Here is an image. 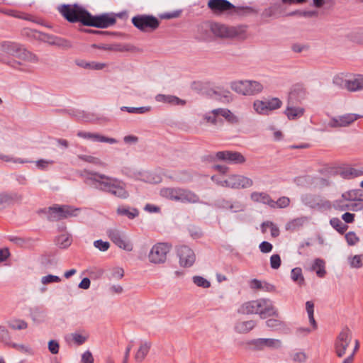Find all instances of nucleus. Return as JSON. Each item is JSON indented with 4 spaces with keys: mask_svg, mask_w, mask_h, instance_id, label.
<instances>
[{
    "mask_svg": "<svg viewBox=\"0 0 363 363\" xmlns=\"http://www.w3.org/2000/svg\"><path fill=\"white\" fill-rule=\"evenodd\" d=\"M21 199L22 196L16 192L1 193L0 194V208L19 201Z\"/></svg>",
    "mask_w": 363,
    "mask_h": 363,
    "instance_id": "a878e982",
    "label": "nucleus"
},
{
    "mask_svg": "<svg viewBox=\"0 0 363 363\" xmlns=\"http://www.w3.org/2000/svg\"><path fill=\"white\" fill-rule=\"evenodd\" d=\"M62 15L70 22H82L84 25L105 28L113 25L114 17L108 14L92 16L82 7L77 5H64L60 8Z\"/></svg>",
    "mask_w": 363,
    "mask_h": 363,
    "instance_id": "f257e3e1",
    "label": "nucleus"
},
{
    "mask_svg": "<svg viewBox=\"0 0 363 363\" xmlns=\"http://www.w3.org/2000/svg\"><path fill=\"white\" fill-rule=\"evenodd\" d=\"M179 187H164L160 191V195L168 200L177 201Z\"/></svg>",
    "mask_w": 363,
    "mask_h": 363,
    "instance_id": "473e14b6",
    "label": "nucleus"
},
{
    "mask_svg": "<svg viewBox=\"0 0 363 363\" xmlns=\"http://www.w3.org/2000/svg\"><path fill=\"white\" fill-rule=\"evenodd\" d=\"M208 5L214 11H228L233 7L227 0H209Z\"/></svg>",
    "mask_w": 363,
    "mask_h": 363,
    "instance_id": "bb28decb",
    "label": "nucleus"
},
{
    "mask_svg": "<svg viewBox=\"0 0 363 363\" xmlns=\"http://www.w3.org/2000/svg\"><path fill=\"white\" fill-rule=\"evenodd\" d=\"M81 363H94V357L89 350L85 351L82 354Z\"/></svg>",
    "mask_w": 363,
    "mask_h": 363,
    "instance_id": "774afa93",
    "label": "nucleus"
},
{
    "mask_svg": "<svg viewBox=\"0 0 363 363\" xmlns=\"http://www.w3.org/2000/svg\"><path fill=\"white\" fill-rule=\"evenodd\" d=\"M7 324L12 330H25L28 328V323L21 319H11L7 322Z\"/></svg>",
    "mask_w": 363,
    "mask_h": 363,
    "instance_id": "79ce46f5",
    "label": "nucleus"
},
{
    "mask_svg": "<svg viewBox=\"0 0 363 363\" xmlns=\"http://www.w3.org/2000/svg\"><path fill=\"white\" fill-rule=\"evenodd\" d=\"M221 183L223 187L231 189H247L253 185L251 178L241 174H231Z\"/></svg>",
    "mask_w": 363,
    "mask_h": 363,
    "instance_id": "f8f14e48",
    "label": "nucleus"
},
{
    "mask_svg": "<svg viewBox=\"0 0 363 363\" xmlns=\"http://www.w3.org/2000/svg\"><path fill=\"white\" fill-rule=\"evenodd\" d=\"M0 160H3L4 162L21 163V164L29 162V161L26 160H23L21 158H14L13 157H11L10 155H3V154L0 155Z\"/></svg>",
    "mask_w": 363,
    "mask_h": 363,
    "instance_id": "052dcab7",
    "label": "nucleus"
},
{
    "mask_svg": "<svg viewBox=\"0 0 363 363\" xmlns=\"http://www.w3.org/2000/svg\"><path fill=\"white\" fill-rule=\"evenodd\" d=\"M252 343L256 349L259 350L265 348L279 350L283 347L282 341L276 338H258L254 340Z\"/></svg>",
    "mask_w": 363,
    "mask_h": 363,
    "instance_id": "6ab92c4d",
    "label": "nucleus"
},
{
    "mask_svg": "<svg viewBox=\"0 0 363 363\" xmlns=\"http://www.w3.org/2000/svg\"><path fill=\"white\" fill-rule=\"evenodd\" d=\"M347 262L352 269H360L363 267V255H350Z\"/></svg>",
    "mask_w": 363,
    "mask_h": 363,
    "instance_id": "ea45409f",
    "label": "nucleus"
},
{
    "mask_svg": "<svg viewBox=\"0 0 363 363\" xmlns=\"http://www.w3.org/2000/svg\"><path fill=\"white\" fill-rule=\"evenodd\" d=\"M217 113L218 118L222 117L228 123L234 124L239 122V118L228 108H217Z\"/></svg>",
    "mask_w": 363,
    "mask_h": 363,
    "instance_id": "c756f323",
    "label": "nucleus"
},
{
    "mask_svg": "<svg viewBox=\"0 0 363 363\" xmlns=\"http://www.w3.org/2000/svg\"><path fill=\"white\" fill-rule=\"evenodd\" d=\"M281 258L277 254L272 255L270 257V267L274 269H277L281 265Z\"/></svg>",
    "mask_w": 363,
    "mask_h": 363,
    "instance_id": "69168bd1",
    "label": "nucleus"
},
{
    "mask_svg": "<svg viewBox=\"0 0 363 363\" xmlns=\"http://www.w3.org/2000/svg\"><path fill=\"white\" fill-rule=\"evenodd\" d=\"M151 344L147 342H142L140 345V347L138 350H137L135 355V359L138 362H143L147 354L149 352V350L150 349Z\"/></svg>",
    "mask_w": 363,
    "mask_h": 363,
    "instance_id": "c9c22d12",
    "label": "nucleus"
},
{
    "mask_svg": "<svg viewBox=\"0 0 363 363\" xmlns=\"http://www.w3.org/2000/svg\"><path fill=\"white\" fill-rule=\"evenodd\" d=\"M46 41L50 45H57L64 48H69L72 47L70 42L54 36H48Z\"/></svg>",
    "mask_w": 363,
    "mask_h": 363,
    "instance_id": "a19ab883",
    "label": "nucleus"
},
{
    "mask_svg": "<svg viewBox=\"0 0 363 363\" xmlns=\"http://www.w3.org/2000/svg\"><path fill=\"white\" fill-rule=\"evenodd\" d=\"M259 249L262 253H269L273 249V245L267 241H263L259 245Z\"/></svg>",
    "mask_w": 363,
    "mask_h": 363,
    "instance_id": "338daca9",
    "label": "nucleus"
},
{
    "mask_svg": "<svg viewBox=\"0 0 363 363\" xmlns=\"http://www.w3.org/2000/svg\"><path fill=\"white\" fill-rule=\"evenodd\" d=\"M256 325V321L250 320L239 321L235 325V330L238 333H247L252 330Z\"/></svg>",
    "mask_w": 363,
    "mask_h": 363,
    "instance_id": "7c9ffc66",
    "label": "nucleus"
},
{
    "mask_svg": "<svg viewBox=\"0 0 363 363\" xmlns=\"http://www.w3.org/2000/svg\"><path fill=\"white\" fill-rule=\"evenodd\" d=\"M306 311L308 315L310 325L313 326V329L318 328V324L314 318V303L311 301L306 302Z\"/></svg>",
    "mask_w": 363,
    "mask_h": 363,
    "instance_id": "58836bf2",
    "label": "nucleus"
},
{
    "mask_svg": "<svg viewBox=\"0 0 363 363\" xmlns=\"http://www.w3.org/2000/svg\"><path fill=\"white\" fill-rule=\"evenodd\" d=\"M345 239L349 245H354L359 240L355 233L352 231H350L345 235Z\"/></svg>",
    "mask_w": 363,
    "mask_h": 363,
    "instance_id": "0e129e2a",
    "label": "nucleus"
},
{
    "mask_svg": "<svg viewBox=\"0 0 363 363\" xmlns=\"http://www.w3.org/2000/svg\"><path fill=\"white\" fill-rule=\"evenodd\" d=\"M306 96V92L303 89H294L291 91L286 104V108L284 111V115L289 121H297L302 118L306 112L304 107L297 106L294 104V100L303 99Z\"/></svg>",
    "mask_w": 363,
    "mask_h": 363,
    "instance_id": "423d86ee",
    "label": "nucleus"
},
{
    "mask_svg": "<svg viewBox=\"0 0 363 363\" xmlns=\"http://www.w3.org/2000/svg\"><path fill=\"white\" fill-rule=\"evenodd\" d=\"M124 276V269L121 267H113L110 269L109 279L119 280Z\"/></svg>",
    "mask_w": 363,
    "mask_h": 363,
    "instance_id": "603ef678",
    "label": "nucleus"
},
{
    "mask_svg": "<svg viewBox=\"0 0 363 363\" xmlns=\"http://www.w3.org/2000/svg\"><path fill=\"white\" fill-rule=\"evenodd\" d=\"M48 347L50 352L52 354H57L60 351V344L55 340H51L48 343Z\"/></svg>",
    "mask_w": 363,
    "mask_h": 363,
    "instance_id": "680f3d73",
    "label": "nucleus"
},
{
    "mask_svg": "<svg viewBox=\"0 0 363 363\" xmlns=\"http://www.w3.org/2000/svg\"><path fill=\"white\" fill-rule=\"evenodd\" d=\"M76 65L89 70H101L107 67L106 63L96 61H86L83 59H76L74 61Z\"/></svg>",
    "mask_w": 363,
    "mask_h": 363,
    "instance_id": "393cba45",
    "label": "nucleus"
},
{
    "mask_svg": "<svg viewBox=\"0 0 363 363\" xmlns=\"http://www.w3.org/2000/svg\"><path fill=\"white\" fill-rule=\"evenodd\" d=\"M291 278L293 281L299 286L304 284V277L303 276L302 269L300 267L294 268L291 272Z\"/></svg>",
    "mask_w": 363,
    "mask_h": 363,
    "instance_id": "c03bdc74",
    "label": "nucleus"
},
{
    "mask_svg": "<svg viewBox=\"0 0 363 363\" xmlns=\"http://www.w3.org/2000/svg\"><path fill=\"white\" fill-rule=\"evenodd\" d=\"M290 358L294 363H306L308 359V354L304 350L297 349L291 353Z\"/></svg>",
    "mask_w": 363,
    "mask_h": 363,
    "instance_id": "72a5a7b5",
    "label": "nucleus"
},
{
    "mask_svg": "<svg viewBox=\"0 0 363 363\" xmlns=\"http://www.w3.org/2000/svg\"><path fill=\"white\" fill-rule=\"evenodd\" d=\"M223 203L229 206L228 210L231 212H240L244 210V206L240 202L224 201Z\"/></svg>",
    "mask_w": 363,
    "mask_h": 363,
    "instance_id": "13d9d810",
    "label": "nucleus"
},
{
    "mask_svg": "<svg viewBox=\"0 0 363 363\" xmlns=\"http://www.w3.org/2000/svg\"><path fill=\"white\" fill-rule=\"evenodd\" d=\"M62 281V279L56 275L48 274L43 276L40 279V282L43 285H48L53 283H60Z\"/></svg>",
    "mask_w": 363,
    "mask_h": 363,
    "instance_id": "864d4df0",
    "label": "nucleus"
},
{
    "mask_svg": "<svg viewBox=\"0 0 363 363\" xmlns=\"http://www.w3.org/2000/svg\"><path fill=\"white\" fill-rule=\"evenodd\" d=\"M313 269L315 270L316 274L319 277H323L326 273L325 270V262L323 259H315Z\"/></svg>",
    "mask_w": 363,
    "mask_h": 363,
    "instance_id": "09e8293b",
    "label": "nucleus"
},
{
    "mask_svg": "<svg viewBox=\"0 0 363 363\" xmlns=\"http://www.w3.org/2000/svg\"><path fill=\"white\" fill-rule=\"evenodd\" d=\"M335 86L350 92L363 91V74L350 72H341L334 76Z\"/></svg>",
    "mask_w": 363,
    "mask_h": 363,
    "instance_id": "39448f33",
    "label": "nucleus"
},
{
    "mask_svg": "<svg viewBox=\"0 0 363 363\" xmlns=\"http://www.w3.org/2000/svg\"><path fill=\"white\" fill-rule=\"evenodd\" d=\"M94 246L100 251L106 252L109 249L110 243L102 240H97L94 242Z\"/></svg>",
    "mask_w": 363,
    "mask_h": 363,
    "instance_id": "e2e57ef3",
    "label": "nucleus"
},
{
    "mask_svg": "<svg viewBox=\"0 0 363 363\" xmlns=\"http://www.w3.org/2000/svg\"><path fill=\"white\" fill-rule=\"evenodd\" d=\"M77 136L92 142L106 143L108 144H116L118 143L117 140L115 138H108L97 133L79 131Z\"/></svg>",
    "mask_w": 363,
    "mask_h": 363,
    "instance_id": "412c9836",
    "label": "nucleus"
},
{
    "mask_svg": "<svg viewBox=\"0 0 363 363\" xmlns=\"http://www.w3.org/2000/svg\"><path fill=\"white\" fill-rule=\"evenodd\" d=\"M171 249V245L167 242H157L153 245L147 256L148 262L155 265L164 264Z\"/></svg>",
    "mask_w": 363,
    "mask_h": 363,
    "instance_id": "6e6552de",
    "label": "nucleus"
},
{
    "mask_svg": "<svg viewBox=\"0 0 363 363\" xmlns=\"http://www.w3.org/2000/svg\"><path fill=\"white\" fill-rule=\"evenodd\" d=\"M213 40L216 38L245 40L247 38L246 26H228L211 22Z\"/></svg>",
    "mask_w": 363,
    "mask_h": 363,
    "instance_id": "20e7f679",
    "label": "nucleus"
},
{
    "mask_svg": "<svg viewBox=\"0 0 363 363\" xmlns=\"http://www.w3.org/2000/svg\"><path fill=\"white\" fill-rule=\"evenodd\" d=\"M177 196V202L195 203L199 201V196L186 189L179 187Z\"/></svg>",
    "mask_w": 363,
    "mask_h": 363,
    "instance_id": "5701e85b",
    "label": "nucleus"
},
{
    "mask_svg": "<svg viewBox=\"0 0 363 363\" xmlns=\"http://www.w3.org/2000/svg\"><path fill=\"white\" fill-rule=\"evenodd\" d=\"M17 58H18L24 62H30V63H35L38 60V57L35 54L27 50L23 46L21 47V48L18 52Z\"/></svg>",
    "mask_w": 363,
    "mask_h": 363,
    "instance_id": "e433bc0d",
    "label": "nucleus"
},
{
    "mask_svg": "<svg viewBox=\"0 0 363 363\" xmlns=\"http://www.w3.org/2000/svg\"><path fill=\"white\" fill-rule=\"evenodd\" d=\"M251 199L255 202H259L268 204L272 208H275V202L271 199L269 196L263 192H252L250 195Z\"/></svg>",
    "mask_w": 363,
    "mask_h": 363,
    "instance_id": "cd10ccee",
    "label": "nucleus"
},
{
    "mask_svg": "<svg viewBox=\"0 0 363 363\" xmlns=\"http://www.w3.org/2000/svg\"><path fill=\"white\" fill-rule=\"evenodd\" d=\"M330 224L334 229L341 234L345 233L348 228V226L344 224L338 218H331Z\"/></svg>",
    "mask_w": 363,
    "mask_h": 363,
    "instance_id": "49530a36",
    "label": "nucleus"
},
{
    "mask_svg": "<svg viewBox=\"0 0 363 363\" xmlns=\"http://www.w3.org/2000/svg\"><path fill=\"white\" fill-rule=\"evenodd\" d=\"M179 264L184 268L193 266L196 260L194 251L187 246H182L178 250Z\"/></svg>",
    "mask_w": 363,
    "mask_h": 363,
    "instance_id": "f3484780",
    "label": "nucleus"
},
{
    "mask_svg": "<svg viewBox=\"0 0 363 363\" xmlns=\"http://www.w3.org/2000/svg\"><path fill=\"white\" fill-rule=\"evenodd\" d=\"M216 158L233 164H242L246 162L245 156L235 151H220L216 152Z\"/></svg>",
    "mask_w": 363,
    "mask_h": 363,
    "instance_id": "dca6fc26",
    "label": "nucleus"
},
{
    "mask_svg": "<svg viewBox=\"0 0 363 363\" xmlns=\"http://www.w3.org/2000/svg\"><path fill=\"white\" fill-rule=\"evenodd\" d=\"M204 120L210 123L216 124L218 121V116L217 113V108L212 110L210 112L206 113L203 116Z\"/></svg>",
    "mask_w": 363,
    "mask_h": 363,
    "instance_id": "5fc2aeb1",
    "label": "nucleus"
},
{
    "mask_svg": "<svg viewBox=\"0 0 363 363\" xmlns=\"http://www.w3.org/2000/svg\"><path fill=\"white\" fill-rule=\"evenodd\" d=\"M342 196L347 203H350V201L358 199L360 196V194L357 190H350L343 193Z\"/></svg>",
    "mask_w": 363,
    "mask_h": 363,
    "instance_id": "6e6d98bb",
    "label": "nucleus"
},
{
    "mask_svg": "<svg viewBox=\"0 0 363 363\" xmlns=\"http://www.w3.org/2000/svg\"><path fill=\"white\" fill-rule=\"evenodd\" d=\"M363 209V199L359 197L354 201H350L347 205V211H359Z\"/></svg>",
    "mask_w": 363,
    "mask_h": 363,
    "instance_id": "3c124183",
    "label": "nucleus"
},
{
    "mask_svg": "<svg viewBox=\"0 0 363 363\" xmlns=\"http://www.w3.org/2000/svg\"><path fill=\"white\" fill-rule=\"evenodd\" d=\"M192 282L198 287L202 289H208L211 287V281L205 277L199 275L193 276Z\"/></svg>",
    "mask_w": 363,
    "mask_h": 363,
    "instance_id": "a18cd8bd",
    "label": "nucleus"
},
{
    "mask_svg": "<svg viewBox=\"0 0 363 363\" xmlns=\"http://www.w3.org/2000/svg\"><path fill=\"white\" fill-rule=\"evenodd\" d=\"M359 118L360 116L355 113H346L330 119L328 123V126L331 128L345 127Z\"/></svg>",
    "mask_w": 363,
    "mask_h": 363,
    "instance_id": "a211bd4d",
    "label": "nucleus"
},
{
    "mask_svg": "<svg viewBox=\"0 0 363 363\" xmlns=\"http://www.w3.org/2000/svg\"><path fill=\"white\" fill-rule=\"evenodd\" d=\"M7 345L16 350L17 351L27 355H33L34 354V350L29 345L26 344H22V343H16L13 342H7Z\"/></svg>",
    "mask_w": 363,
    "mask_h": 363,
    "instance_id": "4c0bfd02",
    "label": "nucleus"
},
{
    "mask_svg": "<svg viewBox=\"0 0 363 363\" xmlns=\"http://www.w3.org/2000/svg\"><path fill=\"white\" fill-rule=\"evenodd\" d=\"M241 314H258L262 318L269 316L279 317V313L269 298H258L243 303L238 308Z\"/></svg>",
    "mask_w": 363,
    "mask_h": 363,
    "instance_id": "7ed1b4c3",
    "label": "nucleus"
},
{
    "mask_svg": "<svg viewBox=\"0 0 363 363\" xmlns=\"http://www.w3.org/2000/svg\"><path fill=\"white\" fill-rule=\"evenodd\" d=\"M265 323L267 328L273 330H279L286 326L284 322L277 318H269Z\"/></svg>",
    "mask_w": 363,
    "mask_h": 363,
    "instance_id": "de8ad7c7",
    "label": "nucleus"
},
{
    "mask_svg": "<svg viewBox=\"0 0 363 363\" xmlns=\"http://www.w3.org/2000/svg\"><path fill=\"white\" fill-rule=\"evenodd\" d=\"M78 209L69 206H54L48 209V218L50 220H59L77 216Z\"/></svg>",
    "mask_w": 363,
    "mask_h": 363,
    "instance_id": "9b49d317",
    "label": "nucleus"
},
{
    "mask_svg": "<svg viewBox=\"0 0 363 363\" xmlns=\"http://www.w3.org/2000/svg\"><path fill=\"white\" fill-rule=\"evenodd\" d=\"M77 157L79 160H81L84 162L90 163V164H96V165H99V166H102L104 164V163L101 161V160L99 158L96 157L92 155H79Z\"/></svg>",
    "mask_w": 363,
    "mask_h": 363,
    "instance_id": "8fccbe9b",
    "label": "nucleus"
},
{
    "mask_svg": "<svg viewBox=\"0 0 363 363\" xmlns=\"http://www.w3.org/2000/svg\"><path fill=\"white\" fill-rule=\"evenodd\" d=\"M348 203L346 200H345L342 196L341 199L335 200L333 203V207L340 211H347Z\"/></svg>",
    "mask_w": 363,
    "mask_h": 363,
    "instance_id": "4d7b16f0",
    "label": "nucleus"
},
{
    "mask_svg": "<svg viewBox=\"0 0 363 363\" xmlns=\"http://www.w3.org/2000/svg\"><path fill=\"white\" fill-rule=\"evenodd\" d=\"M107 235L120 249L126 252L133 251V243L125 232L118 229H109L107 231Z\"/></svg>",
    "mask_w": 363,
    "mask_h": 363,
    "instance_id": "9d476101",
    "label": "nucleus"
},
{
    "mask_svg": "<svg viewBox=\"0 0 363 363\" xmlns=\"http://www.w3.org/2000/svg\"><path fill=\"white\" fill-rule=\"evenodd\" d=\"M230 89L242 96H251L262 93L264 86L259 82L245 79L232 82Z\"/></svg>",
    "mask_w": 363,
    "mask_h": 363,
    "instance_id": "0eeeda50",
    "label": "nucleus"
},
{
    "mask_svg": "<svg viewBox=\"0 0 363 363\" xmlns=\"http://www.w3.org/2000/svg\"><path fill=\"white\" fill-rule=\"evenodd\" d=\"M87 180L96 189L108 193L113 196L121 199H126L129 197L125 183L118 178L93 172L90 174Z\"/></svg>",
    "mask_w": 363,
    "mask_h": 363,
    "instance_id": "f03ea898",
    "label": "nucleus"
},
{
    "mask_svg": "<svg viewBox=\"0 0 363 363\" xmlns=\"http://www.w3.org/2000/svg\"><path fill=\"white\" fill-rule=\"evenodd\" d=\"M262 232L263 233L267 232V229L269 228L271 232V235L274 238L277 237L279 235V228L272 222L267 221L264 222L262 225Z\"/></svg>",
    "mask_w": 363,
    "mask_h": 363,
    "instance_id": "37998d69",
    "label": "nucleus"
},
{
    "mask_svg": "<svg viewBox=\"0 0 363 363\" xmlns=\"http://www.w3.org/2000/svg\"><path fill=\"white\" fill-rule=\"evenodd\" d=\"M89 338V333L84 330H76L65 337V341L69 345H82Z\"/></svg>",
    "mask_w": 363,
    "mask_h": 363,
    "instance_id": "aec40b11",
    "label": "nucleus"
},
{
    "mask_svg": "<svg viewBox=\"0 0 363 363\" xmlns=\"http://www.w3.org/2000/svg\"><path fill=\"white\" fill-rule=\"evenodd\" d=\"M134 178L148 183H157L160 181V177H155L153 174L149 172H137L134 174Z\"/></svg>",
    "mask_w": 363,
    "mask_h": 363,
    "instance_id": "2f4dec72",
    "label": "nucleus"
},
{
    "mask_svg": "<svg viewBox=\"0 0 363 363\" xmlns=\"http://www.w3.org/2000/svg\"><path fill=\"white\" fill-rule=\"evenodd\" d=\"M281 106L282 101L279 98L273 97L255 100L252 108L255 113L268 116L272 111L281 108Z\"/></svg>",
    "mask_w": 363,
    "mask_h": 363,
    "instance_id": "1a4fd4ad",
    "label": "nucleus"
},
{
    "mask_svg": "<svg viewBox=\"0 0 363 363\" xmlns=\"http://www.w3.org/2000/svg\"><path fill=\"white\" fill-rule=\"evenodd\" d=\"M352 342V333L347 328H344L338 335L335 343V353L339 357L346 354L347 347Z\"/></svg>",
    "mask_w": 363,
    "mask_h": 363,
    "instance_id": "ddd939ff",
    "label": "nucleus"
},
{
    "mask_svg": "<svg viewBox=\"0 0 363 363\" xmlns=\"http://www.w3.org/2000/svg\"><path fill=\"white\" fill-rule=\"evenodd\" d=\"M315 330L311 325L310 327H298L296 329V335L298 337H305Z\"/></svg>",
    "mask_w": 363,
    "mask_h": 363,
    "instance_id": "bf43d9fd",
    "label": "nucleus"
},
{
    "mask_svg": "<svg viewBox=\"0 0 363 363\" xmlns=\"http://www.w3.org/2000/svg\"><path fill=\"white\" fill-rule=\"evenodd\" d=\"M72 242V236L69 233L65 232L58 235L55 239L56 245L61 249H66Z\"/></svg>",
    "mask_w": 363,
    "mask_h": 363,
    "instance_id": "f704fd0d",
    "label": "nucleus"
},
{
    "mask_svg": "<svg viewBox=\"0 0 363 363\" xmlns=\"http://www.w3.org/2000/svg\"><path fill=\"white\" fill-rule=\"evenodd\" d=\"M155 99L158 103L166 104L170 106H184L186 104V101L179 97L171 94H157Z\"/></svg>",
    "mask_w": 363,
    "mask_h": 363,
    "instance_id": "4be33fe9",
    "label": "nucleus"
},
{
    "mask_svg": "<svg viewBox=\"0 0 363 363\" xmlns=\"http://www.w3.org/2000/svg\"><path fill=\"white\" fill-rule=\"evenodd\" d=\"M116 213L118 216H125L130 220L134 219L139 215V211L138 209L125 206H118L116 210Z\"/></svg>",
    "mask_w": 363,
    "mask_h": 363,
    "instance_id": "c85d7f7f",
    "label": "nucleus"
},
{
    "mask_svg": "<svg viewBox=\"0 0 363 363\" xmlns=\"http://www.w3.org/2000/svg\"><path fill=\"white\" fill-rule=\"evenodd\" d=\"M194 38L201 42L213 40L211 22L206 21L197 25L194 31Z\"/></svg>",
    "mask_w": 363,
    "mask_h": 363,
    "instance_id": "2eb2a0df",
    "label": "nucleus"
},
{
    "mask_svg": "<svg viewBox=\"0 0 363 363\" xmlns=\"http://www.w3.org/2000/svg\"><path fill=\"white\" fill-rule=\"evenodd\" d=\"M337 173L343 179H350L363 175V168L343 166L338 168Z\"/></svg>",
    "mask_w": 363,
    "mask_h": 363,
    "instance_id": "b1692460",
    "label": "nucleus"
},
{
    "mask_svg": "<svg viewBox=\"0 0 363 363\" xmlns=\"http://www.w3.org/2000/svg\"><path fill=\"white\" fill-rule=\"evenodd\" d=\"M133 25L142 31L156 29L159 26L158 20L150 16H137L132 18Z\"/></svg>",
    "mask_w": 363,
    "mask_h": 363,
    "instance_id": "4468645a",
    "label": "nucleus"
}]
</instances>
